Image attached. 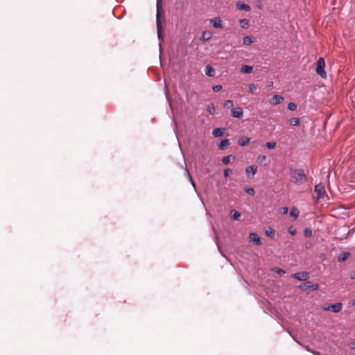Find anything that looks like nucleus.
Instances as JSON below:
<instances>
[{
    "mask_svg": "<svg viewBox=\"0 0 355 355\" xmlns=\"http://www.w3.org/2000/svg\"><path fill=\"white\" fill-rule=\"evenodd\" d=\"M291 180L295 184L300 185L306 182V177L303 170L296 169L292 174Z\"/></svg>",
    "mask_w": 355,
    "mask_h": 355,
    "instance_id": "obj_1",
    "label": "nucleus"
},
{
    "mask_svg": "<svg viewBox=\"0 0 355 355\" xmlns=\"http://www.w3.org/2000/svg\"><path fill=\"white\" fill-rule=\"evenodd\" d=\"M325 62L322 58H320L316 62V73L322 78H326L327 73L324 70Z\"/></svg>",
    "mask_w": 355,
    "mask_h": 355,
    "instance_id": "obj_2",
    "label": "nucleus"
},
{
    "mask_svg": "<svg viewBox=\"0 0 355 355\" xmlns=\"http://www.w3.org/2000/svg\"><path fill=\"white\" fill-rule=\"evenodd\" d=\"M314 193L315 196H314V198L318 200L320 198H322L325 195V188L324 184L320 183L315 186Z\"/></svg>",
    "mask_w": 355,
    "mask_h": 355,
    "instance_id": "obj_3",
    "label": "nucleus"
},
{
    "mask_svg": "<svg viewBox=\"0 0 355 355\" xmlns=\"http://www.w3.org/2000/svg\"><path fill=\"white\" fill-rule=\"evenodd\" d=\"M299 288L303 291L311 290L315 291L319 288V284L311 282H306L300 285Z\"/></svg>",
    "mask_w": 355,
    "mask_h": 355,
    "instance_id": "obj_4",
    "label": "nucleus"
},
{
    "mask_svg": "<svg viewBox=\"0 0 355 355\" xmlns=\"http://www.w3.org/2000/svg\"><path fill=\"white\" fill-rule=\"evenodd\" d=\"M343 308V304L341 302H338L336 304H330L327 306H324L322 309L324 311H331L334 313H339Z\"/></svg>",
    "mask_w": 355,
    "mask_h": 355,
    "instance_id": "obj_5",
    "label": "nucleus"
},
{
    "mask_svg": "<svg viewBox=\"0 0 355 355\" xmlns=\"http://www.w3.org/2000/svg\"><path fill=\"white\" fill-rule=\"evenodd\" d=\"M210 24L215 28H223L224 27V22L220 17H216L210 19Z\"/></svg>",
    "mask_w": 355,
    "mask_h": 355,
    "instance_id": "obj_6",
    "label": "nucleus"
},
{
    "mask_svg": "<svg viewBox=\"0 0 355 355\" xmlns=\"http://www.w3.org/2000/svg\"><path fill=\"white\" fill-rule=\"evenodd\" d=\"M162 13V11L157 10L156 14V25H157V36L158 38L160 40L162 37V23L160 20V17Z\"/></svg>",
    "mask_w": 355,
    "mask_h": 355,
    "instance_id": "obj_7",
    "label": "nucleus"
},
{
    "mask_svg": "<svg viewBox=\"0 0 355 355\" xmlns=\"http://www.w3.org/2000/svg\"><path fill=\"white\" fill-rule=\"evenodd\" d=\"M250 241L254 243L257 245H261L262 243L259 235L255 232H252L249 235Z\"/></svg>",
    "mask_w": 355,
    "mask_h": 355,
    "instance_id": "obj_8",
    "label": "nucleus"
},
{
    "mask_svg": "<svg viewBox=\"0 0 355 355\" xmlns=\"http://www.w3.org/2000/svg\"><path fill=\"white\" fill-rule=\"evenodd\" d=\"M231 115L234 118H241L243 115V110L241 107H238L231 110Z\"/></svg>",
    "mask_w": 355,
    "mask_h": 355,
    "instance_id": "obj_9",
    "label": "nucleus"
},
{
    "mask_svg": "<svg viewBox=\"0 0 355 355\" xmlns=\"http://www.w3.org/2000/svg\"><path fill=\"white\" fill-rule=\"evenodd\" d=\"M293 277L297 280L305 281L309 278V275L308 272H296V273L293 274Z\"/></svg>",
    "mask_w": 355,
    "mask_h": 355,
    "instance_id": "obj_10",
    "label": "nucleus"
},
{
    "mask_svg": "<svg viewBox=\"0 0 355 355\" xmlns=\"http://www.w3.org/2000/svg\"><path fill=\"white\" fill-rule=\"evenodd\" d=\"M284 101V98L282 96L279 95H274L270 99V103L272 105H279Z\"/></svg>",
    "mask_w": 355,
    "mask_h": 355,
    "instance_id": "obj_11",
    "label": "nucleus"
},
{
    "mask_svg": "<svg viewBox=\"0 0 355 355\" xmlns=\"http://www.w3.org/2000/svg\"><path fill=\"white\" fill-rule=\"evenodd\" d=\"M213 36V33L210 31H203L200 36V40L202 41H208L210 40Z\"/></svg>",
    "mask_w": 355,
    "mask_h": 355,
    "instance_id": "obj_12",
    "label": "nucleus"
},
{
    "mask_svg": "<svg viewBox=\"0 0 355 355\" xmlns=\"http://www.w3.org/2000/svg\"><path fill=\"white\" fill-rule=\"evenodd\" d=\"M237 8L240 10H243L245 11H250V6L248 4H245L244 3H242L241 1H238L236 4Z\"/></svg>",
    "mask_w": 355,
    "mask_h": 355,
    "instance_id": "obj_13",
    "label": "nucleus"
},
{
    "mask_svg": "<svg viewBox=\"0 0 355 355\" xmlns=\"http://www.w3.org/2000/svg\"><path fill=\"white\" fill-rule=\"evenodd\" d=\"M240 71L243 73H251L253 71V67L249 65H243L241 67Z\"/></svg>",
    "mask_w": 355,
    "mask_h": 355,
    "instance_id": "obj_14",
    "label": "nucleus"
},
{
    "mask_svg": "<svg viewBox=\"0 0 355 355\" xmlns=\"http://www.w3.org/2000/svg\"><path fill=\"white\" fill-rule=\"evenodd\" d=\"M224 132H225V129L220 128H214L212 131L213 135L216 137H219L223 136L224 135Z\"/></svg>",
    "mask_w": 355,
    "mask_h": 355,
    "instance_id": "obj_15",
    "label": "nucleus"
},
{
    "mask_svg": "<svg viewBox=\"0 0 355 355\" xmlns=\"http://www.w3.org/2000/svg\"><path fill=\"white\" fill-rule=\"evenodd\" d=\"M205 74L207 76L213 77L215 75L214 69L210 65H207L205 67Z\"/></svg>",
    "mask_w": 355,
    "mask_h": 355,
    "instance_id": "obj_16",
    "label": "nucleus"
},
{
    "mask_svg": "<svg viewBox=\"0 0 355 355\" xmlns=\"http://www.w3.org/2000/svg\"><path fill=\"white\" fill-rule=\"evenodd\" d=\"M230 144V141L229 139H224L223 140L220 141V142L219 143L218 147L220 150H223L225 149L227 146H229Z\"/></svg>",
    "mask_w": 355,
    "mask_h": 355,
    "instance_id": "obj_17",
    "label": "nucleus"
},
{
    "mask_svg": "<svg viewBox=\"0 0 355 355\" xmlns=\"http://www.w3.org/2000/svg\"><path fill=\"white\" fill-rule=\"evenodd\" d=\"M254 42V39L252 36H245L243 38V44L248 46Z\"/></svg>",
    "mask_w": 355,
    "mask_h": 355,
    "instance_id": "obj_18",
    "label": "nucleus"
},
{
    "mask_svg": "<svg viewBox=\"0 0 355 355\" xmlns=\"http://www.w3.org/2000/svg\"><path fill=\"white\" fill-rule=\"evenodd\" d=\"M265 234L268 236L273 238L275 236V230L272 227H267L265 228Z\"/></svg>",
    "mask_w": 355,
    "mask_h": 355,
    "instance_id": "obj_19",
    "label": "nucleus"
},
{
    "mask_svg": "<svg viewBox=\"0 0 355 355\" xmlns=\"http://www.w3.org/2000/svg\"><path fill=\"white\" fill-rule=\"evenodd\" d=\"M239 25L242 28H248L250 25L249 20L246 19H241L239 20Z\"/></svg>",
    "mask_w": 355,
    "mask_h": 355,
    "instance_id": "obj_20",
    "label": "nucleus"
},
{
    "mask_svg": "<svg viewBox=\"0 0 355 355\" xmlns=\"http://www.w3.org/2000/svg\"><path fill=\"white\" fill-rule=\"evenodd\" d=\"M257 171V168L255 166H250L245 168V172L247 173H252V175H254Z\"/></svg>",
    "mask_w": 355,
    "mask_h": 355,
    "instance_id": "obj_21",
    "label": "nucleus"
},
{
    "mask_svg": "<svg viewBox=\"0 0 355 355\" xmlns=\"http://www.w3.org/2000/svg\"><path fill=\"white\" fill-rule=\"evenodd\" d=\"M250 138H240L238 140V144L241 146H245L250 142Z\"/></svg>",
    "mask_w": 355,
    "mask_h": 355,
    "instance_id": "obj_22",
    "label": "nucleus"
},
{
    "mask_svg": "<svg viewBox=\"0 0 355 355\" xmlns=\"http://www.w3.org/2000/svg\"><path fill=\"white\" fill-rule=\"evenodd\" d=\"M290 215L296 219L299 216V211L296 207H293L291 209Z\"/></svg>",
    "mask_w": 355,
    "mask_h": 355,
    "instance_id": "obj_23",
    "label": "nucleus"
},
{
    "mask_svg": "<svg viewBox=\"0 0 355 355\" xmlns=\"http://www.w3.org/2000/svg\"><path fill=\"white\" fill-rule=\"evenodd\" d=\"M231 214L233 220H238L241 216L240 213L234 209L231 210Z\"/></svg>",
    "mask_w": 355,
    "mask_h": 355,
    "instance_id": "obj_24",
    "label": "nucleus"
},
{
    "mask_svg": "<svg viewBox=\"0 0 355 355\" xmlns=\"http://www.w3.org/2000/svg\"><path fill=\"white\" fill-rule=\"evenodd\" d=\"M207 112L210 114H214L215 113V106L213 103H210L209 105H207Z\"/></svg>",
    "mask_w": 355,
    "mask_h": 355,
    "instance_id": "obj_25",
    "label": "nucleus"
},
{
    "mask_svg": "<svg viewBox=\"0 0 355 355\" xmlns=\"http://www.w3.org/2000/svg\"><path fill=\"white\" fill-rule=\"evenodd\" d=\"M289 123L291 125H297L300 123V119L297 117L291 118V119H289Z\"/></svg>",
    "mask_w": 355,
    "mask_h": 355,
    "instance_id": "obj_26",
    "label": "nucleus"
},
{
    "mask_svg": "<svg viewBox=\"0 0 355 355\" xmlns=\"http://www.w3.org/2000/svg\"><path fill=\"white\" fill-rule=\"evenodd\" d=\"M231 159H234V157L232 155L225 156L223 158L222 161L224 164H227L230 163Z\"/></svg>",
    "mask_w": 355,
    "mask_h": 355,
    "instance_id": "obj_27",
    "label": "nucleus"
},
{
    "mask_svg": "<svg viewBox=\"0 0 355 355\" xmlns=\"http://www.w3.org/2000/svg\"><path fill=\"white\" fill-rule=\"evenodd\" d=\"M349 255V252H345L344 254H343L342 255H340L338 257V261H340V262L344 261L345 260H346L347 259Z\"/></svg>",
    "mask_w": 355,
    "mask_h": 355,
    "instance_id": "obj_28",
    "label": "nucleus"
},
{
    "mask_svg": "<svg viewBox=\"0 0 355 355\" xmlns=\"http://www.w3.org/2000/svg\"><path fill=\"white\" fill-rule=\"evenodd\" d=\"M248 89L249 92L253 94L257 90V86L254 83H251L249 85Z\"/></svg>",
    "mask_w": 355,
    "mask_h": 355,
    "instance_id": "obj_29",
    "label": "nucleus"
},
{
    "mask_svg": "<svg viewBox=\"0 0 355 355\" xmlns=\"http://www.w3.org/2000/svg\"><path fill=\"white\" fill-rule=\"evenodd\" d=\"M234 105L233 101L232 100H227L224 102V107H232Z\"/></svg>",
    "mask_w": 355,
    "mask_h": 355,
    "instance_id": "obj_30",
    "label": "nucleus"
},
{
    "mask_svg": "<svg viewBox=\"0 0 355 355\" xmlns=\"http://www.w3.org/2000/svg\"><path fill=\"white\" fill-rule=\"evenodd\" d=\"M304 235L305 237H311L312 236V231L309 229V228H306L304 230Z\"/></svg>",
    "mask_w": 355,
    "mask_h": 355,
    "instance_id": "obj_31",
    "label": "nucleus"
},
{
    "mask_svg": "<svg viewBox=\"0 0 355 355\" xmlns=\"http://www.w3.org/2000/svg\"><path fill=\"white\" fill-rule=\"evenodd\" d=\"M288 109L291 111H294L297 109V105L295 103H289L288 105Z\"/></svg>",
    "mask_w": 355,
    "mask_h": 355,
    "instance_id": "obj_32",
    "label": "nucleus"
},
{
    "mask_svg": "<svg viewBox=\"0 0 355 355\" xmlns=\"http://www.w3.org/2000/svg\"><path fill=\"white\" fill-rule=\"evenodd\" d=\"M276 143L275 142H267L266 144V146L268 149H272L275 147Z\"/></svg>",
    "mask_w": 355,
    "mask_h": 355,
    "instance_id": "obj_33",
    "label": "nucleus"
},
{
    "mask_svg": "<svg viewBox=\"0 0 355 355\" xmlns=\"http://www.w3.org/2000/svg\"><path fill=\"white\" fill-rule=\"evenodd\" d=\"M244 190L246 193H248V194H250L251 196L254 195L255 192H254V190L253 188H245Z\"/></svg>",
    "mask_w": 355,
    "mask_h": 355,
    "instance_id": "obj_34",
    "label": "nucleus"
},
{
    "mask_svg": "<svg viewBox=\"0 0 355 355\" xmlns=\"http://www.w3.org/2000/svg\"><path fill=\"white\" fill-rule=\"evenodd\" d=\"M212 89L215 92H218L222 89V85H217L212 87Z\"/></svg>",
    "mask_w": 355,
    "mask_h": 355,
    "instance_id": "obj_35",
    "label": "nucleus"
},
{
    "mask_svg": "<svg viewBox=\"0 0 355 355\" xmlns=\"http://www.w3.org/2000/svg\"><path fill=\"white\" fill-rule=\"evenodd\" d=\"M272 270L278 274L283 275L285 273V271L281 268H275L272 269Z\"/></svg>",
    "mask_w": 355,
    "mask_h": 355,
    "instance_id": "obj_36",
    "label": "nucleus"
},
{
    "mask_svg": "<svg viewBox=\"0 0 355 355\" xmlns=\"http://www.w3.org/2000/svg\"><path fill=\"white\" fill-rule=\"evenodd\" d=\"M186 173H187V175H188L189 178V180H190L191 183L192 184L193 187L195 188V183H194V182H193V179H192V178H191V175H190V173H189V172L187 168H186Z\"/></svg>",
    "mask_w": 355,
    "mask_h": 355,
    "instance_id": "obj_37",
    "label": "nucleus"
},
{
    "mask_svg": "<svg viewBox=\"0 0 355 355\" xmlns=\"http://www.w3.org/2000/svg\"><path fill=\"white\" fill-rule=\"evenodd\" d=\"M257 159L261 164H262L266 161V157L265 155H259Z\"/></svg>",
    "mask_w": 355,
    "mask_h": 355,
    "instance_id": "obj_38",
    "label": "nucleus"
},
{
    "mask_svg": "<svg viewBox=\"0 0 355 355\" xmlns=\"http://www.w3.org/2000/svg\"><path fill=\"white\" fill-rule=\"evenodd\" d=\"M288 232L291 234V235H295L296 234V230L292 227H289L288 228Z\"/></svg>",
    "mask_w": 355,
    "mask_h": 355,
    "instance_id": "obj_39",
    "label": "nucleus"
},
{
    "mask_svg": "<svg viewBox=\"0 0 355 355\" xmlns=\"http://www.w3.org/2000/svg\"><path fill=\"white\" fill-rule=\"evenodd\" d=\"M232 172V170L230 168H226L224 170V176L228 177L230 175V173Z\"/></svg>",
    "mask_w": 355,
    "mask_h": 355,
    "instance_id": "obj_40",
    "label": "nucleus"
},
{
    "mask_svg": "<svg viewBox=\"0 0 355 355\" xmlns=\"http://www.w3.org/2000/svg\"><path fill=\"white\" fill-rule=\"evenodd\" d=\"M156 9L157 10L163 11L162 3H156Z\"/></svg>",
    "mask_w": 355,
    "mask_h": 355,
    "instance_id": "obj_41",
    "label": "nucleus"
},
{
    "mask_svg": "<svg viewBox=\"0 0 355 355\" xmlns=\"http://www.w3.org/2000/svg\"><path fill=\"white\" fill-rule=\"evenodd\" d=\"M349 347L350 349H355V341L349 343Z\"/></svg>",
    "mask_w": 355,
    "mask_h": 355,
    "instance_id": "obj_42",
    "label": "nucleus"
},
{
    "mask_svg": "<svg viewBox=\"0 0 355 355\" xmlns=\"http://www.w3.org/2000/svg\"><path fill=\"white\" fill-rule=\"evenodd\" d=\"M282 213L283 214H286L288 213V208L287 207H283L282 209Z\"/></svg>",
    "mask_w": 355,
    "mask_h": 355,
    "instance_id": "obj_43",
    "label": "nucleus"
},
{
    "mask_svg": "<svg viewBox=\"0 0 355 355\" xmlns=\"http://www.w3.org/2000/svg\"><path fill=\"white\" fill-rule=\"evenodd\" d=\"M273 85L272 82L268 83V87H272Z\"/></svg>",
    "mask_w": 355,
    "mask_h": 355,
    "instance_id": "obj_44",
    "label": "nucleus"
},
{
    "mask_svg": "<svg viewBox=\"0 0 355 355\" xmlns=\"http://www.w3.org/2000/svg\"><path fill=\"white\" fill-rule=\"evenodd\" d=\"M156 3H162V0H157Z\"/></svg>",
    "mask_w": 355,
    "mask_h": 355,
    "instance_id": "obj_45",
    "label": "nucleus"
},
{
    "mask_svg": "<svg viewBox=\"0 0 355 355\" xmlns=\"http://www.w3.org/2000/svg\"><path fill=\"white\" fill-rule=\"evenodd\" d=\"M352 306H355V300L352 301Z\"/></svg>",
    "mask_w": 355,
    "mask_h": 355,
    "instance_id": "obj_46",
    "label": "nucleus"
},
{
    "mask_svg": "<svg viewBox=\"0 0 355 355\" xmlns=\"http://www.w3.org/2000/svg\"><path fill=\"white\" fill-rule=\"evenodd\" d=\"M351 278H352V279H354V278H355V276H354V275H352V276H351Z\"/></svg>",
    "mask_w": 355,
    "mask_h": 355,
    "instance_id": "obj_47",
    "label": "nucleus"
},
{
    "mask_svg": "<svg viewBox=\"0 0 355 355\" xmlns=\"http://www.w3.org/2000/svg\"><path fill=\"white\" fill-rule=\"evenodd\" d=\"M258 7L261 8V6H260V3H258Z\"/></svg>",
    "mask_w": 355,
    "mask_h": 355,
    "instance_id": "obj_48",
    "label": "nucleus"
},
{
    "mask_svg": "<svg viewBox=\"0 0 355 355\" xmlns=\"http://www.w3.org/2000/svg\"><path fill=\"white\" fill-rule=\"evenodd\" d=\"M258 7L261 8V6H260V3H258Z\"/></svg>",
    "mask_w": 355,
    "mask_h": 355,
    "instance_id": "obj_49",
    "label": "nucleus"
}]
</instances>
